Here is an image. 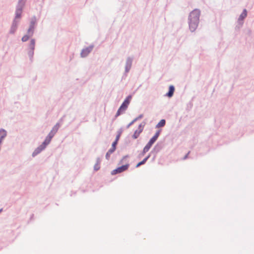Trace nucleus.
Listing matches in <instances>:
<instances>
[{
    "mask_svg": "<svg viewBox=\"0 0 254 254\" xmlns=\"http://www.w3.org/2000/svg\"><path fill=\"white\" fill-rule=\"evenodd\" d=\"M117 143L118 142L117 141H114L113 143H112V147H113V148H116V145L117 144Z\"/></svg>",
    "mask_w": 254,
    "mask_h": 254,
    "instance_id": "obj_28",
    "label": "nucleus"
},
{
    "mask_svg": "<svg viewBox=\"0 0 254 254\" xmlns=\"http://www.w3.org/2000/svg\"><path fill=\"white\" fill-rule=\"evenodd\" d=\"M116 149V148L112 147L108 152L111 154L113 152H114Z\"/></svg>",
    "mask_w": 254,
    "mask_h": 254,
    "instance_id": "obj_24",
    "label": "nucleus"
},
{
    "mask_svg": "<svg viewBox=\"0 0 254 254\" xmlns=\"http://www.w3.org/2000/svg\"><path fill=\"white\" fill-rule=\"evenodd\" d=\"M22 11V8L17 7V9L15 12V20L17 19H19L21 17V13Z\"/></svg>",
    "mask_w": 254,
    "mask_h": 254,
    "instance_id": "obj_10",
    "label": "nucleus"
},
{
    "mask_svg": "<svg viewBox=\"0 0 254 254\" xmlns=\"http://www.w3.org/2000/svg\"><path fill=\"white\" fill-rule=\"evenodd\" d=\"M151 146H152V145L148 142V143L146 145V146L143 148V153H145L146 152L148 151V150L150 149Z\"/></svg>",
    "mask_w": 254,
    "mask_h": 254,
    "instance_id": "obj_17",
    "label": "nucleus"
},
{
    "mask_svg": "<svg viewBox=\"0 0 254 254\" xmlns=\"http://www.w3.org/2000/svg\"><path fill=\"white\" fill-rule=\"evenodd\" d=\"M52 138V136L48 134L43 144L33 152V155L37 154L44 149L46 147V145L49 144Z\"/></svg>",
    "mask_w": 254,
    "mask_h": 254,
    "instance_id": "obj_4",
    "label": "nucleus"
},
{
    "mask_svg": "<svg viewBox=\"0 0 254 254\" xmlns=\"http://www.w3.org/2000/svg\"><path fill=\"white\" fill-rule=\"evenodd\" d=\"M157 139H156L155 138H154L153 137H152L149 140V141L148 142V143H149L150 144H151V145H152L154 142Z\"/></svg>",
    "mask_w": 254,
    "mask_h": 254,
    "instance_id": "obj_18",
    "label": "nucleus"
},
{
    "mask_svg": "<svg viewBox=\"0 0 254 254\" xmlns=\"http://www.w3.org/2000/svg\"><path fill=\"white\" fill-rule=\"evenodd\" d=\"M36 22V18L35 17L32 18L31 19V22H30V27H29V28L28 30L29 32L34 30Z\"/></svg>",
    "mask_w": 254,
    "mask_h": 254,
    "instance_id": "obj_9",
    "label": "nucleus"
},
{
    "mask_svg": "<svg viewBox=\"0 0 254 254\" xmlns=\"http://www.w3.org/2000/svg\"><path fill=\"white\" fill-rule=\"evenodd\" d=\"M34 45H35V41L34 40H32L31 41V47L33 49V47L34 46Z\"/></svg>",
    "mask_w": 254,
    "mask_h": 254,
    "instance_id": "obj_27",
    "label": "nucleus"
},
{
    "mask_svg": "<svg viewBox=\"0 0 254 254\" xmlns=\"http://www.w3.org/2000/svg\"><path fill=\"white\" fill-rule=\"evenodd\" d=\"M93 47L92 46H90L89 47L86 48L82 50L81 52V56L82 57H86L92 50Z\"/></svg>",
    "mask_w": 254,
    "mask_h": 254,
    "instance_id": "obj_7",
    "label": "nucleus"
},
{
    "mask_svg": "<svg viewBox=\"0 0 254 254\" xmlns=\"http://www.w3.org/2000/svg\"><path fill=\"white\" fill-rule=\"evenodd\" d=\"M165 123H166L165 120L164 119H162L156 125V127L159 128L160 127H163L165 126Z\"/></svg>",
    "mask_w": 254,
    "mask_h": 254,
    "instance_id": "obj_14",
    "label": "nucleus"
},
{
    "mask_svg": "<svg viewBox=\"0 0 254 254\" xmlns=\"http://www.w3.org/2000/svg\"><path fill=\"white\" fill-rule=\"evenodd\" d=\"M1 143V140H0V144Z\"/></svg>",
    "mask_w": 254,
    "mask_h": 254,
    "instance_id": "obj_31",
    "label": "nucleus"
},
{
    "mask_svg": "<svg viewBox=\"0 0 254 254\" xmlns=\"http://www.w3.org/2000/svg\"><path fill=\"white\" fill-rule=\"evenodd\" d=\"M100 168V164L98 163H96L94 166V170L96 171H98V170H99Z\"/></svg>",
    "mask_w": 254,
    "mask_h": 254,
    "instance_id": "obj_19",
    "label": "nucleus"
},
{
    "mask_svg": "<svg viewBox=\"0 0 254 254\" xmlns=\"http://www.w3.org/2000/svg\"><path fill=\"white\" fill-rule=\"evenodd\" d=\"M142 117V115H140V116L138 117V118H141Z\"/></svg>",
    "mask_w": 254,
    "mask_h": 254,
    "instance_id": "obj_30",
    "label": "nucleus"
},
{
    "mask_svg": "<svg viewBox=\"0 0 254 254\" xmlns=\"http://www.w3.org/2000/svg\"><path fill=\"white\" fill-rule=\"evenodd\" d=\"M60 127V125L59 124H57L52 128V129L51 130L49 134L52 136L55 135V134L56 133V132L58 131L59 128Z\"/></svg>",
    "mask_w": 254,
    "mask_h": 254,
    "instance_id": "obj_8",
    "label": "nucleus"
},
{
    "mask_svg": "<svg viewBox=\"0 0 254 254\" xmlns=\"http://www.w3.org/2000/svg\"><path fill=\"white\" fill-rule=\"evenodd\" d=\"M110 155H111V154L109 153L108 152H107V153H106V158L107 160L109 159Z\"/></svg>",
    "mask_w": 254,
    "mask_h": 254,
    "instance_id": "obj_26",
    "label": "nucleus"
},
{
    "mask_svg": "<svg viewBox=\"0 0 254 254\" xmlns=\"http://www.w3.org/2000/svg\"><path fill=\"white\" fill-rule=\"evenodd\" d=\"M247 14V10L244 9L239 17V21L243 20L246 17Z\"/></svg>",
    "mask_w": 254,
    "mask_h": 254,
    "instance_id": "obj_12",
    "label": "nucleus"
},
{
    "mask_svg": "<svg viewBox=\"0 0 254 254\" xmlns=\"http://www.w3.org/2000/svg\"><path fill=\"white\" fill-rule=\"evenodd\" d=\"M26 1V0H19L17 7L23 8V7L24 6Z\"/></svg>",
    "mask_w": 254,
    "mask_h": 254,
    "instance_id": "obj_15",
    "label": "nucleus"
},
{
    "mask_svg": "<svg viewBox=\"0 0 254 254\" xmlns=\"http://www.w3.org/2000/svg\"><path fill=\"white\" fill-rule=\"evenodd\" d=\"M159 134H160V131H157L155 134L153 136L154 138H155L156 139H157V138L158 137L159 135Z\"/></svg>",
    "mask_w": 254,
    "mask_h": 254,
    "instance_id": "obj_22",
    "label": "nucleus"
},
{
    "mask_svg": "<svg viewBox=\"0 0 254 254\" xmlns=\"http://www.w3.org/2000/svg\"><path fill=\"white\" fill-rule=\"evenodd\" d=\"M150 155L147 156L146 158H145L142 161L139 162L136 166V167H138L140 165H143L145 163L148 159L149 158Z\"/></svg>",
    "mask_w": 254,
    "mask_h": 254,
    "instance_id": "obj_16",
    "label": "nucleus"
},
{
    "mask_svg": "<svg viewBox=\"0 0 254 254\" xmlns=\"http://www.w3.org/2000/svg\"><path fill=\"white\" fill-rule=\"evenodd\" d=\"M121 132L120 131L118 133V135H117L115 141H117V142L118 141V140H119V138L121 136Z\"/></svg>",
    "mask_w": 254,
    "mask_h": 254,
    "instance_id": "obj_20",
    "label": "nucleus"
},
{
    "mask_svg": "<svg viewBox=\"0 0 254 254\" xmlns=\"http://www.w3.org/2000/svg\"><path fill=\"white\" fill-rule=\"evenodd\" d=\"M6 135V131L4 129L0 130V140H2V139L5 137Z\"/></svg>",
    "mask_w": 254,
    "mask_h": 254,
    "instance_id": "obj_13",
    "label": "nucleus"
},
{
    "mask_svg": "<svg viewBox=\"0 0 254 254\" xmlns=\"http://www.w3.org/2000/svg\"><path fill=\"white\" fill-rule=\"evenodd\" d=\"M145 124V123H143L139 125L137 129L134 131L132 135V137L134 139L137 138L139 136L140 133L143 131Z\"/></svg>",
    "mask_w": 254,
    "mask_h": 254,
    "instance_id": "obj_6",
    "label": "nucleus"
},
{
    "mask_svg": "<svg viewBox=\"0 0 254 254\" xmlns=\"http://www.w3.org/2000/svg\"><path fill=\"white\" fill-rule=\"evenodd\" d=\"M175 90L174 87L173 85H170L169 87V90L168 93L167 94V96L171 97L173 96Z\"/></svg>",
    "mask_w": 254,
    "mask_h": 254,
    "instance_id": "obj_11",
    "label": "nucleus"
},
{
    "mask_svg": "<svg viewBox=\"0 0 254 254\" xmlns=\"http://www.w3.org/2000/svg\"><path fill=\"white\" fill-rule=\"evenodd\" d=\"M159 134H160V131H157L155 134L153 136L154 138H155L156 139H157V138L158 137L159 135Z\"/></svg>",
    "mask_w": 254,
    "mask_h": 254,
    "instance_id": "obj_23",
    "label": "nucleus"
},
{
    "mask_svg": "<svg viewBox=\"0 0 254 254\" xmlns=\"http://www.w3.org/2000/svg\"><path fill=\"white\" fill-rule=\"evenodd\" d=\"M116 149V148L112 147L108 152L111 154L113 152H114Z\"/></svg>",
    "mask_w": 254,
    "mask_h": 254,
    "instance_id": "obj_25",
    "label": "nucleus"
},
{
    "mask_svg": "<svg viewBox=\"0 0 254 254\" xmlns=\"http://www.w3.org/2000/svg\"><path fill=\"white\" fill-rule=\"evenodd\" d=\"M200 11L195 9L190 12L189 17V26L190 30L194 31L197 27L200 16Z\"/></svg>",
    "mask_w": 254,
    "mask_h": 254,
    "instance_id": "obj_1",
    "label": "nucleus"
},
{
    "mask_svg": "<svg viewBox=\"0 0 254 254\" xmlns=\"http://www.w3.org/2000/svg\"><path fill=\"white\" fill-rule=\"evenodd\" d=\"M131 99V96H128L127 97V98L125 99L124 102L123 103L120 108L119 109L118 111L117 112L116 117H118L120 116L122 113H123L127 108L128 105H129V103L130 102V101Z\"/></svg>",
    "mask_w": 254,
    "mask_h": 254,
    "instance_id": "obj_2",
    "label": "nucleus"
},
{
    "mask_svg": "<svg viewBox=\"0 0 254 254\" xmlns=\"http://www.w3.org/2000/svg\"><path fill=\"white\" fill-rule=\"evenodd\" d=\"M127 156H124V157L122 158V159L121 160L120 163H123V160H124L125 159H126V158H127Z\"/></svg>",
    "mask_w": 254,
    "mask_h": 254,
    "instance_id": "obj_29",
    "label": "nucleus"
},
{
    "mask_svg": "<svg viewBox=\"0 0 254 254\" xmlns=\"http://www.w3.org/2000/svg\"><path fill=\"white\" fill-rule=\"evenodd\" d=\"M129 166V164L127 163L124 165H123L121 167L117 168V169L113 170L111 172V174L112 175H116L117 174L121 173L123 172L126 170H127Z\"/></svg>",
    "mask_w": 254,
    "mask_h": 254,
    "instance_id": "obj_5",
    "label": "nucleus"
},
{
    "mask_svg": "<svg viewBox=\"0 0 254 254\" xmlns=\"http://www.w3.org/2000/svg\"><path fill=\"white\" fill-rule=\"evenodd\" d=\"M28 39H29V37L27 35H25L22 37V40L23 42H25V41H27Z\"/></svg>",
    "mask_w": 254,
    "mask_h": 254,
    "instance_id": "obj_21",
    "label": "nucleus"
},
{
    "mask_svg": "<svg viewBox=\"0 0 254 254\" xmlns=\"http://www.w3.org/2000/svg\"><path fill=\"white\" fill-rule=\"evenodd\" d=\"M131 99V96H128L127 97V98L125 99L124 102L123 103L120 108L119 109L118 111L117 112L116 117H118L120 116L122 113H123L127 108L128 105H129V103L130 102V101Z\"/></svg>",
    "mask_w": 254,
    "mask_h": 254,
    "instance_id": "obj_3",
    "label": "nucleus"
}]
</instances>
